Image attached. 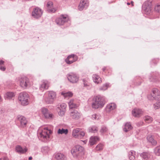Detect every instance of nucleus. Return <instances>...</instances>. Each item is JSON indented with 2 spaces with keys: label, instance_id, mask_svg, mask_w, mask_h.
Listing matches in <instances>:
<instances>
[{
  "label": "nucleus",
  "instance_id": "1",
  "mask_svg": "<svg viewBox=\"0 0 160 160\" xmlns=\"http://www.w3.org/2000/svg\"><path fill=\"white\" fill-rule=\"evenodd\" d=\"M52 131L47 127H42L40 128L37 134L38 138L44 142H47L50 138V135L52 134Z\"/></svg>",
  "mask_w": 160,
  "mask_h": 160
},
{
  "label": "nucleus",
  "instance_id": "2",
  "mask_svg": "<svg viewBox=\"0 0 160 160\" xmlns=\"http://www.w3.org/2000/svg\"><path fill=\"white\" fill-rule=\"evenodd\" d=\"M105 99L104 97L98 95L93 98L92 106L93 108L97 109L102 107L105 103Z\"/></svg>",
  "mask_w": 160,
  "mask_h": 160
},
{
  "label": "nucleus",
  "instance_id": "3",
  "mask_svg": "<svg viewBox=\"0 0 160 160\" xmlns=\"http://www.w3.org/2000/svg\"><path fill=\"white\" fill-rule=\"evenodd\" d=\"M56 98V93L52 91L47 92L43 96V100L47 104H52Z\"/></svg>",
  "mask_w": 160,
  "mask_h": 160
},
{
  "label": "nucleus",
  "instance_id": "4",
  "mask_svg": "<svg viewBox=\"0 0 160 160\" xmlns=\"http://www.w3.org/2000/svg\"><path fill=\"white\" fill-rule=\"evenodd\" d=\"M84 148L80 145L74 147L71 150V153L75 158H79L84 154Z\"/></svg>",
  "mask_w": 160,
  "mask_h": 160
},
{
  "label": "nucleus",
  "instance_id": "5",
  "mask_svg": "<svg viewBox=\"0 0 160 160\" xmlns=\"http://www.w3.org/2000/svg\"><path fill=\"white\" fill-rule=\"evenodd\" d=\"M16 121L18 123L19 128H24L27 127L28 122L26 118L24 116L18 115L17 117Z\"/></svg>",
  "mask_w": 160,
  "mask_h": 160
},
{
  "label": "nucleus",
  "instance_id": "6",
  "mask_svg": "<svg viewBox=\"0 0 160 160\" xmlns=\"http://www.w3.org/2000/svg\"><path fill=\"white\" fill-rule=\"evenodd\" d=\"M28 94L25 92H22L19 93L18 99L22 105H26L28 104L29 102Z\"/></svg>",
  "mask_w": 160,
  "mask_h": 160
},
{
  "label": "nucleus",
  "instance_id": "7",
  "mask_svg": "<svg viewBox=\"0 0 160 160\" xmlns=\"http://www.w3.org/2000/svg\"><path fill=\"white\" fill-rule=\"evenodd\" d=\"M152 2L151 1H147L142 5V10L143 12L146 15H149L152 10Z\"/></svg>",
  "mask_w": 160,
  "mask_h": 160
},
{
  "label": "nucleus",
  "instance_id": "8",
  "mask_svg": "<svg viewBox=\"0 0 160 160\" xmlns=\"http://www.w3.org/2000/svg\"><path fill=\"white\" fill-rule=\"evenodd\" d=\"M148 98L151 100H156L158 101L160 100V93L157 88L152 90L151 95L148 96Z\"/></svg>",
  "mask_w": 160,
  "mask_h": 160
},
{
  "label": "nucleus",
  "instance_id": "9",
  "mask_svg": "<svg viewBox=\"0 0 160 160\" xmlns=\"http://www.w3.org/2000/svg\"><path fill=\"white\" fill-rule=\"evenodd\" d=\"M19 81L20 85L23 88H26L27 87L31 85L29 80L27 77H24L21 78L19 79Z\"/></svg>",
  "mask_w": 160,
  "mask_h": 160
},
{
  "label": "nucleus",
  "instance_id": "10",
  "mask_svg": "<svg viewBox=\"0 0 160 160\" xmlns=\"http://www.w3.org/2000/svg\"><path fill=\"white\" fill-rule=\"evenodd\" d=\"M43 12L42 10L38 7L34 8L32 12V16L36 18H38L41 17Z\"/></svg>",
  "mask_w": 160,
  "mask_h": 160
},
{
  "label": "nucleus",
  "instance_id": "11",
  "mask_svg": "<svg viewBox=\"0 0 160 160\" xmlns=\"http://www.w3.org/2000/svg\"><path fill=\"white\" fill-rule=\"evenodd\" d=\"M67 77L68 81L72 83H76L78 80V76L73 73H69L67 75Z\"/></svg>",
  "mask_w": 160,
  "mask_h": 160
},
{
  "label": "nucleus",
  "instance_id": "12",
  "mask_svg": "<svg viewBox=\"0 0 160 160\" xmlns=\"http://www.w3.org/2000/svg\"><path fill=\"white\" fill-rule=\"evenodd\" d=\"M68 18L63 15H62L60 17L57 18L56 19L55 22L57 25L61 26L63 25L68 21Z\"/></svg>",
  "mask_w": 160,
  "mask_h": 160
},
{
  "label": "nucleus",
  "instance_id": "13",
  "mask_svg": "<svg viewBox=\"0 0 160 160\" xmlns=\"http://www.w3.org/2000/svg\"><path fill=\"white\" fill-rule=\"evenodd\" d=\"M140 156L144 160H153L152 153L149 152H143L140 154Z\"/></svg>",
  "mask_w": 160,
  "mask_h": 160
},
{
  "label": "nucleus",
  "instance_id": "14",
  "mask_svg": "<svg viewBox=\"0 0 160 160\" xmlns=\"http://www.w3.org/2000/svg\"><path fill=\"white\" fill-rule=\"evenodd\" d=\"M70 117L72 119L76 120L79 119L81 116V114L75 110H70Z\"/></svg>",
  "mask_w": 160,
  "mask_h": 160
},
{
  "label": "nucleus",
  "instance_id": "15",
  "mask_svg": "<svg viewBox=\"0 0 160 160\" xmlns=\"http://www.w3.org/2000/svg\"><path fill=\"white\" fill-rule=\"evenodd\" d=\"M77 60L78 57L76 55L72 54L68 56L65 59V61L67 64H70L76 61Z\"/></svg>",
  "mask_w": 160,
  "mask_h": 160
},
{
  "label": "nucleus",
  "instance_id": "16",
  "mask_svg": "<svg viewBox=\"0 0 160 160\" xmlns=\"http://www.w3.org/2000/svg\"><path fill=\"white\" fill-rule=\"evenodd\" d=\"M42 114L46 118L51 119L52 117V115L51 113L48 110L45 108H42L41 109Z\"/></svg>",
  "mask_w": 160,
  "mask_h": 160
},
{
  "label": "nucleus",
  "instance_id": "17",
  "mask_svg": "<svg viewBox=\"0 0 160 160\" xmlns=\"http://www.w3.org/2000/svg\"><path fill=\"white\" fill-rule=\"evenodd\" d=\"M89 5L88 2L86 0H82L78 6V9L80 11L83 10L84 8H87Z\"/></svg>",
  "mask_w": 160,
  "mask_h": 160
},
{
  "label": "nucleus",
  "instance_id": "18",
  "mask_svg": "<svg viewBox=\"0 0 160 160\" xmlns=\"http://www.w3.org/2000/svg\"><path fill=\"white\" fill-rule=\"evenodd\" d=\"M142 113V110L139 108H135L132 111V115L136 117H140Z\"/></svg>",
  "mask_w": 160,
  "mask_h": 160
},
{
  "label": "nucleus",
  "instance_id": "19",
  "mask_svg": "<svg viewBox=\"0 0 160 160\" xmlns=\"http://www.w3.org/2000/svg\"><path fill=\"white\" fill-rule=\"evenodd\" d=\"M15 150L18 153L24 154L27 152L28 149L26 147L23 148L21 146L18 145L16 146Z\"/></svg>",
  "mask_w": 160,
  "mask_h": 160
},
{
  "label": "nucleus",
  "instance_id": "20",
  "mask_svg": "<svg viewBox=\"0 0 160 160\" xmlns=\"http://www.w3.org/2000/svg\"><path fill=\"white\" fill-rule=\"evenodd\" d=\"M49 85V82L48 81H44L40 85L39 89L41 91H43L45 89H47L48 88Z\"/></svg>",
  "mask_w": 160,
  "mask_h": 160
},
{
  "label": "nucleus",
  "instance_id": "21",
  "mask_svg": "<svg viewBox=\"0 0 160 160\" xmlns=\"http://www.w3.org/2000/svg\"><path fill=\"white\" fill-rule=\"evenodd\" d=\"M55 158L57 160H66L67 158L63 153H57L54 154Z\"/></svg>",
  "mask_w": 160,
  "mask_h": 160
},
{
  "label": "nucleus",
  "instance_id": "22",
  "mask_svg": "<svg viewBox=\"0 0 160 160\" xmlns=\"http://www.w3.org/2000/svg\"><path fill=\"white\" fill-rule=\"evenodd\" d=\"M68 103L70 110L77 108L78 107V105L76 103V101L73 99H71Z\"/></svg>",
  "mask_w": 160,
  "mask_h": 160
},
{
  "label": "nucleus",
  "instance_id": "23",
  "mask_svg": "<svg viewBox=\"0 0 160 160\" xmlns=\"http://www.w3.org/2000/svg\"><path fill=\"white\" fill-rule=\"evenodd\" d=\"M15 96V94L14 92H7L5 93L4 97L6 99L10 100L14 98Z\"/></svg>",
  "mask_w": 160,
  "mask_h": 160
},
{
  "label": "nucleus",
  "instance_id": "24",
  "mask_svg": "<svg viewBox=\"0 0 160 160\" xmlns=\"http://www.w3.org/2000/svg\"><path fill=\"white\" fill-rule=\"evenodd\" d=\"M92 78L93 82L97 84L99 83L102 82L101 78L97 74H95L93 75Z\"/></svg>",
  "mask_w": 160,
  "mask_h": 160
},
{
  "label": "nucleus",
  "instance_id": "25",
  "mask_svg": "<svg viewBox=\"0 0 160 160\" xmlns=\"http://www.w3.org/2000/svg\"><path fill=\"white\" fill-rule=\"evenodd\" d=\"M132 128V127L130 122H128L125 124L123 130L124 132H127L131 130Z\"/></svg>",
  "mask_w": 160,
  "mask_h": 160
},
{
  "label": "nucleus",
  "instance_id": "26",
  "mask_svg": "<svg viewBox=\"0 0 160 160\" xmlns=\"http://www.w3.org/2000/svg\"><path fill=\"white\" fill-rule=\"evenodd\" d=\"M158 74L157 73H154L151 74V75L149 77V79L150 81L156 82L158 81L157 78Z\"/></svg>",
  "mask_w": 160,
  "mask_h": 160
},
{
  "label": "nucleus",
  "instance_id": "27",
  "mask_svg": "<svg viewBox=\"0 0 160 160\" xmlns=\"http://www.w3.org/2000/svg\"><path fill=\"white\" fill-rule=\"evenodd\" d=\"M116 105L114 103H111L108 104L106 107V110L109 112L115 109Z\"/></svg>",
  "mask_w": 160,
  "mask_h": 160
},
{
  "label": "nucleus",
  "instance_id": "28",
  "mask_svg": "<svg viewBox=\"0 0 160 160\" xmlns=\"http://www.w3.org/2000/svg\"><path fill=\"white\" fill-rule=\"evenodd\" d=\"M83 82L84 86L88 89L91 88V85L90 83L89 82V80L88 79L84 78L82 79Z\"/></svg>",
  "mask_w": 160,
  "mask_h": 160
},
{
  "label": "nucleus",
  "instance_id": "29",
  "mask_svg": "<svg viewBox=\"0 0 160 160\" xmlns=\"http://www.w3.org/2000/svg\"><path fill=\"white\" fill-rule=\"evenodd\" d=\"M99 140V138L97 136L92 137L90 139L89 143L90 145H93L96 142Z\"/></svg>",
  "mask_w": 160,
  "mask_h": 160
},
{
  "label": "nucleus",
  "instance_id": "30",
  "mask_svg": "<svg viewBox=\"0 0 160 160\" xmlns=\"http://www.w3.org/2000/svg\"><path fill=\"white\" fill-rule=\"evenodd\" d=\"M147 139L148 141L151 142L152 145L155 146L157 144V142L153 139L152 136H148Z\"/></svg>",
  "mask_w": 160,
  "mask_h": 160
},
{
  "label": "nucleus",
  "instance_id": "31",
  "mask_svg": "<svg viewBox=\"0 0 160 160\" xmlns=\"http://www.w3.org/2000/svg\"><path fill=\"white\" fill-rule=\"evenodd\" d=\"M79 133L77 134V136H75L74 138H75L81 139L85 135V132L83 131L82 130L80 129Z\"/></svg>",
  "mask_w": 160,
  "mask_h": 160
},
{
  "label": "nucleus",
  "instance_id": "32",
  "mask_svg": "<svg viewBox=\"0 0 160 160\" xmlns=\"http://www.w3.org/2000/svg\"><path fill=\"white\" fill-rule=\"evenodd\" d=\"M135 151H131L129 153L128 157L129 159L131 160H134L135 159Z\"/></svg>",
  "mask_w": 160,
  "mask_h": 160
},
{
  "label": "nucleus",
  "instance_id": "33",
  "mask_svg": "<svg viewBox=\"0 0 160 160\" xmlns=\"http://www.w3.org/2000/svg\"><path fill=\"white\" fill-rule=\"evenodd\" d=\"M58 134H62L64 133L65 134H67L68 132V130L67 129H64L63 128L59 129L58 130Z\"/></svg>",
  "mask_w": 160,
  "mask_h": 160
},
{
  "label": "nucleus",
  "instance_id": "34",
  "mask_svg": "<svg viewBox=\"0 0 160 160\" xmlns=\"http://www.w3.org/2000/svg\"><path fill=\"white\" fill-rule=\"evenodd\" d=\"M154 152L156 155H160V146H158L154 148Z\"/></svg>",
  "mask_w": 160,
  "mask_h": 160
},
{
  "label": "nucleus",
  "instance_id": "35",
  "mask_svg": "<svg viewBox=\"0 0 160 160\" xmlns=\"http://www.w3.org/2000/svg\"><path fill=\"white\" fill-rule=\"evenodd\" d=\"M88 131L89 132H95L98 131V128L95 126H92L88 128Z\"/></svg>",
  "mask_w": 160,
  "mask_h": 160
},
{
  "label": "nucleus",
  "instance_id": "36",
  "mask_svg": "<svg viewBox=\"0 0 160 160\" xmlns=\"http://www.w3.org/2000/svg\"><path fill=\"white\" fill-rule=\"evenodd\" d=\"M144 120L147 123H150L152 121V118L151 117L147 116L144 118Z\"/></svg>",
  "mask_w": 160,
  "mask_h": 160
},
{
  "label": "nucleus",
  "instance_id": "37",
  "mask_svg": "<svg viewBox=\"0 0 160 160\" xmlns=\"http://www.w3.org/2000/svg\"><path fill=\"white\" fill-rule=\"evenodd\" d=\"M4 62L2 60H0V70L2 71H5L6 68L4 67Z\"/></svg>",
  "mask_w": 160,
  "mask_h": 160
},
{
  "label": "nucleus",
  "instance_id": "38",
  "mask_svg": "<svg viewBox=\"0 0 160 160\" xmlns=\"http://www.w3.org/2000/svg\"><path fill=\"white\" fill-rule=\"evenodd\" d=\"M108 128L106 126L103 125L101 127V128L100 131L101 133H104L107 132Z\"/></svg>",
  "mask_w": 160,
  "mask_h": 160
},
{
  "label": "nucleus",
  "instance_id": "39",
  "mask_svg": "<svg viewBox=\"0 0 160 160\" xmlns=\"http://www.w3.org/2000/svg\"><path fill=\"white\" fill-rule=\"evenodd\" d=\"M67 105L66 104L63 103L60 105H58L57 108L59 109L63 110H65L66 108Z\"/></svg>",
  "mask_w": 160,
  "mask_h": 160
},
{
  "label": "nucleus",
  "instance_id": "40",
  "mask_svg": "<svg viewBox=\"0 0 160 160\" xmlns=\"http://www.w3.org/2000/svg\"><path fill=\"white\" fill-rule=\"evenodd\" d=\"M109 83H106L103 85V86L99 88L100 90L105 91L107 89L109 86Z\"/></svg>",
  "mask_w": 160,
  "mask_h": 160
},
{
  "label": "nucleus",
  "instance_id": "41",
  "mask_svg": "<svg viewBox=\"0 0 160 160\" xmlns=\"http://www.w3.org/2000/svg\"><path fill=\"white\" fill-rule=\"evenodd\" d=\"M103 145L101 143L98 144L96 147V150L97 151H101L102 150Z\"/></svg>",
  "mask_w": 160,
  "mask_h": 160
},
{
  "label": "nucleus",
  "instance_id": "42",
  "mask_svg": "<svg viewBox=\"0 0 160 160\" xmlns=\"http://www.w3.org/2000/svg\"><path fill=\"white\" fill-rule=\"evenodd\" d=\"M80 129L79 128H77L73 130L72 134L74 137H75V136H77V134L79 133Z\"/></svg>",
  "mask_w": 160,
  "mask_h": 160
},
{
  "label": "nucleus",
  "instance_id": "43",
  "mask_svg": "<svg viewBox=\"0 0 160 160\" xmlns=\"http://www.w3.org/2000/svg\"><path fill=\"white\" fill-rule=\"evenodd\" d=\"M100 118V116L98 114H94L92 115V118L93 120H98Z\"/></svg>",
  "mask_w": 160,
  "mask_h": 160
},
{
  "label": "nucleus",
  "instance_id": "44",
  "mask_svg": "<svg viewBox=\"0 0 160 160\" xmlns=\"http://www.w3.org/2000/svg\"><path fill=\"white\" fill-rule=\"evenodd\" d=\"M62 94L65 97H71L72 96L73 94L71 92H68L65 93L62 92Z\"/></svg>",
  "mask_w": 160,
  "mask_h": 160
},
{
  "label": "nucleus",
  "instance_id": "45",
  "mask_svg": "<svg viewBox=\"0 0 160 160\" xmlns=\"http://www.w3.org/2000/svg\"><path fill=\"white\" fill-rule=\"evenodd\" d=\"M49 150V148L48 147L45 146L42 148V152L44 153H46L48 152Z\"/></svg>",
  "mask_w": 160,
  "mask_h": 160
},
{
  "label": "nucleus",
  "instance_id": "46",
  "mask_svg": "<svg viewBox=\"0 0 160 160\" xmlns=\"http://www.w3.org/2000/svg\"><path fill=\"white\" fill-rule=\"evenodd\" d=\"M158 101L154 105V107L155 109H158L160 108V101Z\"/></svg>",
  "mask_w": 160,
  "mask_h": 160
},
{
  "label": "nucleus",
  "instance_id": "47",
  "mask_svg": "<svg viewBox=\"0 0 160 160\" xmlns=\"http://www.w3.org/2000/svg\"><path fill=\"white\" fill-rule=\"evenodd\" d=\"M56 10L57 8H53L52 7L51 8H50L47 9V11L49 12L53 13L56 11Z\"/></svg>",
  "mask_w": 160,
  "mask_h": 160
},
{
  "label": "nucleus",
  "instance_id": "48",
  "mask_svg": "<svg viewBox=\"0 0 160 160\" xmlns=\"http://www.w3.org/2000/svg\"><path fill=\"white\" fill-rule=\"evenodd\" d=\"M53 3L52 2H48L47 4V9L53 7Z\"/></svg>",
  "mask_w": 160,
  "mask_h": 160
},
{
  "label": "nucleus",
  "instance_id": "49",
  "mask_svg": "<svg viewBox=\"0 0 160 160\" xmlns=\"http://www.w3.org/2000/svg\"><path fill=\"white\" fill-rule=\"evenodd\" d=\"M154 10L156 12L159 13H160V5H157L155 6Z\"/></svg>",
  "mask_w": 160,
  "mask_h": 160
},
{
  "label": "nucleus",
  "instance_id": "50",
  "mask_svg": "<svg viewBox=\"0 0 160 160\" xmlns=\"http://www.w3.org/2000/svg\"><path fill=\"white\" fill-rule=\"evenodd\" d=\"M65 110H63L59 109V111L58 112V114L61 116H63L65 113Z\"/></svg>",
  "mask_w": 160,
  "mask_h": 160
},
{
  "label": "nucleus",
  "instance_id": "51",
  "mask_svg": "<svg viewBox=\"0 0 160 160\" xmlns=\"http://www.w3.org/2000/svg\"><path fill=\"white\" fill-rule=\"evenodd\" d=\"M143 122L140 121L136 123L137 126L138 127H140L143 125Z\"/></svg>",
  "mask_w": 160,
  "mask_h": 160
},
{
  "label": "nucleus",
  "instance_id": "52",
  "mask_svg": "<svg viewBox=\"0 0 160 160\" xmlns=\"http://www.w3.org/2000/svg\"><path fill=\"white\" fill-rule=\"evenodd\" d=\"M2 160H9V159L7 157H4L2 158Z\"/></svg>",
  "mask_w": 160,
  "mask_h": 160
},
{
  "label": "nucleus",
  "instance_id": "53",
  "mask_svg": "<svg viewBox=\"0 0 160 160\" xmlns=\"http://www.w3.org/2000/svg\"><path fill=\"white\" fill-rule=\"evenodd\" d=\"M3 112V110L2 108H0V115L2 114Z\"/></svg>",
  "mask_w": 160,
  "mask_h": 160
},
{
  "label": "nucleus",
  "instance_id": "54",
  "mask_svg": "<svg viewBox=\"0 0 160 160\" xmlns=\"http://www.w3.org/2000/svg\"><path fill=\"white\" fill-rule=\"evenodd\" d=\"M32 159V157H30L28 158L29 160H31Z\"/></svg>",
  "mask_w": 160,
  "mask_h": 160
},
{
  "label": "nucleus",
  "instance_id": "55",
  "mask_svg": "<svg viewBox=\"0 0 160 160\" xmlns=\"http://www.w3.org/2000/svg\"><path fill=\"white\" fill-rule=\"evenodd\" d=\"M133 3H134V2H133V1H132L131 2V3L132 5V6H133Z\"/></svg>",
  "mask_w": 160,
  "mask_h": 160
},
{
  "label": "nucleus",
  "instance_id": "56",
  "mask_svg": "<svg viewBox=\"0 0 160 160\" xmlns=\"http://www.w3.org/2000/svg\"><path fill=\"white\" fill-rule=\"evenodd\" d=\"M105 69H106V68H102V70H103V71H104L105 70Z\"/></svg>",
  "mask_w": 160,
  "mask_h": 160
},
{
  "label": "nucleus",
  "instance_id": "57",
  "mask_svg": "<svg viewBox=\"0 0 160 160\" xmlns=\"http://www.w3.org/2000/svg\"><path fill=\"white\" fill-rule=\"evenodd\" d=\"M2 101V98L1 96H0V102Z\"/></svg>",
  "mask_w": 160,
  "mask_h": 160
},
{
  "label": "nucleus",
  "instance_id": "58",
  "mask_svg": "<svg viewBox=\"0 0 160 160\" xmlns=\"http://www.w3.org/2000/svg\"><path fill=\"white\" fill-rule=\"evenodd\" d=\"M127 4L128 5H130V3H129V2H128V3H127Z\"/></svg>",
  "mask_w": 160,
  "mask_h": 160
},
{
  "label": "nucleus",
  "instance_id": "59",
  "mask_svg": "<svg viewBox=\"0 0 160 160\" xmlns=\"http://www.w3.org/2000/svg\"><path fill=\"white\" fill-rule=\"evenodd\" d=\"M0 160H2V159L0 158Z\"/></svg>",
  "mask_w": 160,
  "mask_h": 160
},
{
  "label": "nucleus",
  "instance_id": "60",
  "mask_svg": "<svg viewBox=\"0 0 160 160\" xmlns=\"http://www.w3.org/2000/svg\"><path fill=\"white\" fill-rule=\"evenodd\" d=\"M72 60V59H71V60Z\"/></svg>",
  "mask_w": 160,
  "mask_h": 160
},
{
  "label": "nucleus",
  "instance_id": "61",
  "mask_svg": "<svg viewBox=\"0 0 160 160\" xmlns=\"http://www.w3.org/2000/svg\"><path fill=\"white\" fill-rule=\"evenodd\" d=\"M159 123H160V122H159Z\"/></svg>",
  "mask_w": 160,
  "mask_h": 160
}]
</instances>
